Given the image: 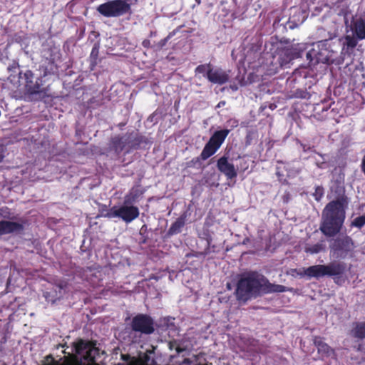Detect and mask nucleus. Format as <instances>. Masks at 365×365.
<instances>
[{"label": "nucleus", "instance_id": "35", "mask_svg": "<svg viewBox=\"0 0 365 365\" xmlns=\"http://www.w3.org/2000/svg\"><path fill=\"white\" fill-rule=\"evenodd\" d=\"M97 51H98L97 48L94 47L92 50L91 54L96 53V52L97 53Z\"/></svg>", "mask_w": 365, "mask_h": 365}, {"label": "nucleus", "instance_id": "18", "mask_svg": "<svg viewBox=\"0 0 365 365\" xmlns=\"http://www.w3.org/2000/svg\"><path fill=\"white\" fill-rule=\"evenodd\" d=\"M27 91L31 95H38L39 98H43L47 95V88L42 86V80L38 78L35 84H27Z\"/></svg>", "mask_w": 365, "mask_h": 365}, {"label": "nucleus", "instance_id": "2", "mask_svg": "<svg viewBox=\"0 0 365 365\" xmlns=\"http://www.w3.org/2000/svg\"><path fill=\"white\" fill-rule=\"evenodd\" d=\"M263 277L262 274L257 272H250L244 274L237 284V299L247 302L252 297L258 295L262 291Z\"/></svg>", "mask_w": 365, "mask_h": 365}, {"label": "nucleus", "instance_id": "11", "mask_svg": "<svg viewBox=\"0 0 365 365\" xmlns=\"http://www.w3.org/2000/svg\"><path fill=\"white\" fill-rule=\"evenodd\" d=\"M330 198L333 200L329 202L338 203V207L346 208L348 206V198L345 195L343 184H334L331 187Z\"/></svg>", "mask_w": 365, "mask_h": 365}, {"label": "nucleus", "instance_id": "22", "mask_svg": "<svg viewBox=\"0 0 365 365\" xmlns=\"http://www.w3.org/2000/svg\"><path fill=\"white\" fill-rule=\"evenodd\" d=\"M351 30L359 40L365 38V21L363 19H357L351 26Z\"/></svg>", "mask_w": 365, "mask_h": 365}, {"label": "nucleus", "instance_id": "5", "mask_svg": "<svg viewBox=\"0 0 365 365\" xmlns=\"http://www.w3.org/2000/svg\"><path fill=\"white\" fill-rule=\"evenodd\" d=\"M130 4L123 0H113L102 4L97 11L106 17H118L129 11Z\"/></svg>", "mask_w": 365, "mask_h": 365}, {"label": "nucleus", "instance_id": "15", "mask_svg": "<svg viewBox=\"0 0 365 365\" xmlns=\"http://www.w3.org/2000/svg\"><path fill=\"white\" fill-rule=\"evenodd\" d=\"M145 189L140 184L134 185L128 194L124 197V201L126 204L134 205L138 202L143 197Z\"/></svg>", "mask_w": 365, "mask_h": 365}, {"label": "nucleus", "instance_id": "25", "mask_svg": "<svg viewBox=\"0 0 365 365\" xmlns=\"http://www.w3.org/2000/svg\"><path fill=\"white\" fill-rule=\"evenodd\" d=\"M212 66L210 63L202 64L198 66L195 68V73L199 74H202L203 76L208 78L209 73L211 71Z\"/></svg>", "mask_w": 365, "mask_h": 365}, {"label": "nucleus", "instance_id": "23", "mask_svg": "<svg viewBox=\"0 0 365 365\" xmlns=\"http://www.w3.org/2000/svg\"><path fill=\"white\" fill-rule=\"evenodd\" d=\"M351 336L359 339H365V322H356L351 331Z\"/></svg>", "mask_w": 365, "mask_h": 365}, {"label": "nucleus", "instance_id": "33", "mask_svg": "<svg viewBox=\"0 0 365 365\" xmlns=\"http://www.w3.org/2000/svg\"><path fill=\"white\" fill-rule=\"evenodd\" d=\"M200 158H195V159H192L191 163H200Z\"/></svg>", "mask_w": 365, "mask_h": 365}, {"label": "nucleus", "instance_id": "36", "mask_svg": "<svg viewBox=\"0 0 365 365\" xmlns=\"http://www.w3.org/2000/svg\"><path fill=\"white\" fill-rule=\"evenodd\" d=\"M4 157V155L0 153V163L3 160Z\"/></svg>", "mask_w": 365, "mask_h": 365}, {"label": "nucleus", "instance_id": "29", "mask_svg": "<svg viewBox=\"0 0 365 365\" xmlns=\"http://www.w3.org/2000/svg\"><path fill=\"white\" fill-rule=\"evenodd\" d=\"M344 44L346 45V46L349 48H354L357 44V38L347 35L345 36Z\"/></svg>", "mask_w": 365, "mask_h": 365}, {"label": "nucleus", "instance_id": "38", "mask_svg": "<svg viewBox=\"0 0 365 365\" xmlns=\"http://www.w3.org/2000/svg\"><path fill=\"white\" fill-rule=\"evenodd\" d=\"M232 89L235 91V90H237V86H232Z\"/></svg>", "mask_w": 365, "mask_h": 365}, {"label": "nucleus", "instance_id": "31", "mask_svg": "<svg viewBox=\"0 0 365 365\" xmlns=\"http://www.w3.org/2000/svg\"><path fill=\"white\" fill-rule=\"evenodd\" d=\"M10 215L9 209L7 207L0 208V216L6 218Z\"/></svg>", "mask_w": 365, "mask_h": 365}, {"label": "nucleus", "instance_id": "12", "mask_svg": "<svg viewBox=\"0 0 365 365\" xmlns=\"http://www.w3.org/2000/svg\"><path fill=\"white\" fill-rule=\"evenodd\" d=\"M314 345L317 348L318 354L321 356L322 359L331 357L336 359V353L335 350L331 348L328 344L323 341L321 336H314L313 339Z\"/></svg>", "mask_w": 365, "mask_h": 365}, {"label": "nucleus", "instance_id": "39", "mask_svg": "<svg viewBox=\"0 0 365 365\" xmlns=\"http://www.w3.org/2000/svg\"><path fill=\"white\" fill-rule=\"evenodd\" d=\"M216 187H217L220 184L218 183H216V184H214Z\"/></svg>", "mask_w": 365, "mask_h": 365}, {"label": "nucleus", "instance_id": "14", "mask_svg": "<svg viewBox=\"0 0 365 365\" xmlns=\"http://www.w3.org/2000/svg\"><path fill=\"white\" fill-rule=\"evenodd\" d=\"M24 230L22 223L8 220L0 221V235L12 233H21Z\"/></svg>", "mask_w": 365, "mask_h": 365}, {"label": "nucleus", "instance_id": "28", "mask_svg": "<svg viewBox=\"0 0 365 365\" xmlns=\"http://www.w3.org/2000/svg\"><path fill=\"white\" fill-rule=\"evenodd\" d=\"M168 348L170 350L175 349L178 354H180L185 351V348H182L179 346L177 340H172L168 342Z\"/></svg>", "mask_w": 365, "mask_h": 365}, {"label": "nucleus", "instance_id": "9", "mask_svg": "<svg viewBox=\"0 0 365 365\" xmlns=\"http://www.w3.org/2000/svg\"><path fill=\"white\" fill-rule=\"evenodd\" d=\"M353 247V240L351 237L347 235L334 239L330 245V250L333 252L334 255L338 257L343 258L352 250Z\"/></svg>", "mask_w": 365, "mask_h": 365}, {"label": "nucleus", "instance_id": "32", "mask_svg": "<svg viewBox=\"0 0 365 365\" xmlns=\"http://www.w3.org/2000/svg\"><path fill=\"white\" fill-rule=\"evenodd\" d=\"M361 166H362V170H363L364 173H365V157L363 158Z\"/></svg>", "mask_w": 365, "mask_h": 365}, {"label": "nucleus", "instance_id": "4", "mask_svg": "<svg viewBox=\"0 0 365 365\" xmlns=\"http://www.w3.org/2000/svg\"><path fill=\"white\" fill-rule=\"evenodd\" d=\"M140 212L137 206L132 204H126L123 200L122 205L112 207L107 212L106 216L109 218L118 217L125 223H130L139 217Z\"/></svg>", "mask_w": 365, "mask_h": 365}, {"label": "nucleus", "instance_id": "6", "mask_svg": "<svg viewBox=\"0 0 365 365\" xmlns=\"http://www.w3.org/2000/svg\"><path fill=\"white\" fill-rule=\"evenodd\" d=\"M76 354H82L85 351L83 359L91 364H96V356H99L100 349L96 346V341H86L82 339H78L73 344Z\"/></svg>", "mask_w": 365, "mask_h": 365}, {"label": "nucleus", "instance_id": "21", "mask_svg": "<svg viewBox=\"0 0 365 365\" xmlns=\"http://www.w3.org/2000/svg\"><path fill=\"white\" fill-rule=\"evenodd\" d=\"M186 221V215H182L171 225L168 230V235L172 236L177 235L182 231V228L185 226Z\"/></svg>", "mask_w": 365, "mask_h": 365}, {"label": "nucleus", "instance_id": "10", "mask_svg": "<svg viewBox=\"0 0 365 365\" xmlns=\"http://www.w3.org/2000/svg\"><path fill=\"white\" fill-rule=\"evenodd\" d=\"M307 58L314 64L327 63L329 60L325 43L319 41L312 44V48L307 53Z\"/></svg>", "mask_w": 365, "mask_h": 365}, {"label": "nucleus", "instance_id": "16", "mask_svg": "<svg viewBox=\"0 0 365 365\" xmlns=\"http://www.w3.org/2000/svg\"><path fill=\"white\" fill-rule=\"evenodd\" d=\"M229 78V74L222 69L212 68L207 79L212 83L222 85L227 83Z\"/></svg>", "mask_w": 365, "mask_h": 365}, {"label": "nucleus", "instance_id": "24", "mask_svg": "<svg viewBox=\"0 0 365 365\" xmlns=\"http://www.w3.org/2000/svg\"><path fill=\"white\" fill-rule=\"evenodd\" d=\"M212 243V237L210 235H208L206 238V247L202 252L198 253L197 256L205 257L210 255L212 252H215V245H211Z\"/></svg>", "mask_w": 365, "mask_h": 365}, {"label": "nucleus", "instance_id": "3", "mask_svg": "<svg viewBox=\"0 0 365 365\" xmlns=\"http://www.w3.org/2000/svg\"><path fill=\"white\" fill-rule=\"evenodd\" d=\"M346 270L344 262H332L328 264H317L307 267L304 270V274L309 278L319 279L325 276H341Z\"/></svg>", "mask_w": 365, "mask_h": 365}, {"label": "nucleus", "instance_id": "20", "mask_svg": "<svg viewBox=\"0 0 365 365\" xmlns=\"http://www.w3.org/2000/svg\"><path fill=\"white\" fill-rule=\"evenodd\" d=\"M46 359H51V361L44 364L43 365H83L81 360L78 359L76 356H71L65 358L62 364L55 360L51 355L46 356Z\"/></svg>", "mask_w": 365, "mask_h": 365}, {"label": "nucleus", "instance_id": "1", "mask_svg": "<svg viewBox=\"0 0 365 365\" xmlns=\"http://www.w3.org/2000/svg\"><path fill=\"white\" fill-rule=\"evenodd\" d=\"M337 204L329 202L322 211L319 230L326 237L336 236L344 225L346 208L338 207Z\"/></svg>", "mask_w": 365, "mask_h": 365}, {"label": "nucleus", "instance_id": "30", "mask_svg": "<svg viewBox=\"0 0 365 365\" xmlns=\"http://www.w3.org/2000/svg\"><path fill=\"white\" fill-rule=\"evenodd\" d=\"M317 201H319L324 195V188L322 186H317L313 194Z\"/></svg>", "mask_w": 365, "mask_h": 365}, {"label": "nucleus", "instance_id": "19", "mask_svg": "<svg viewBox=\"0 0 365 365\" xmlns=\"http://www.w3.org/2000/svg\"><path fill=\"white\" fill-rule=\"evenodd\" d=\"M287 290V288L281 284H275L269 282V281L264 276L262 292L265 294L269 293H281Z\"/></svg>", "mask_w": 365, "mask_h": 365}, {"label": "nucleus", "instance_id": "26", "mask_svg": "<svg viewBox=\"0 0 365 365\" xmlns=\"http://www.w3.org/2000/svg\"><path fill=\"white\" fill-rule=\"evenodd\" d=\"M365 225V214L356 217L351 224V226L361 229Z\"/></svg>", "mask_w": 365, "mask_h": 365}, {"label": "nucleus", "instance_id": "34", "mask_svg": "<svg viewBox=\"0 0 365 365\" xmlns=\"http://www.w3.org/2000/svg\"><path fill=\"white\" fill-rule=\"evenodd\" d=\"M83 271H84L85 273H87L88 272H92L93 269L91 267H87Z\"/></svg>", "mask_w": 365, "mask_h": 365}, {"label": "nucleus", "instance_id": "17", "mask_svg": "<svg viewBox=\"0 0 365 365\" xmlns=\"http://www.w3.org/2000/svg\"><path fill=\"white\" fill-rule=\"evenodd\" d=\"M63 294V287L56 285L43 292V297L47 302L54 304L56 301L62 298Z\"/></svg>", "mask_w": 365, "mask_h": 365}, {"label": "nucleus", "instance_id": "8", "mask_svg": "<svg viewBox=\"0 0 365 365\" xmlns=\"http://www.w3.org/2000/svg\"><path fill=\"white\" fill-rule=\"evenodd\" d=\"M229 132L230 130L227 129L215 132L210 140L205 145L200 155L201 158L202 160H206L214 155L220 148L221 145L229 134Z\"/></svg>", "mask_w": 365, "mask_h": 365}, {"label": "nucleus", "instance_id": "7", "mask_svg": "<svg viewBox=\"0 0 365 365\" xmlns=\"http://www.w3.org/2000/svg\"><path fill=\"white\" fill-rule=\"evenodd\" d=\"M130 327L133 331L145 335L152 334L155 331L154 320L146 314H138L133 317Z\"/></svg>", "mask_w": 365, "mask_h": 365}, {"label": "nucleus", "instance_id": "27", "mask_svg": "<svg viewBox=\"0 0 365 365\" xmlns=\"http://www.w3.org/2000/svg\"><path fill=\"white\" fill-rule=\"evenodd\" d=\"M324 250V245L321 243H317L307 248H306V252H309L311 254H317L322 252Z\"/></svg>", "mask_w": 365, "mask_h": 365}, {"label": "nucleus", "instance_id": "13", "mask_svg": "<svg viewBox=\"0 0 365 365\" xmlns=\"http://www.w3.org/2000/svg\"><path fill=\"white\" fill-rule=\"evenodd\" d=\"M217 167L227 179L231 180L237 176V169L232 163L229 162L227 157L222 156L219 158L217 163Z\"/></svg>", "mask_w": 365, "mask_h": 365}, {"label": "nucleus", "instance_id": "37", "mask_svg": "<svg viewBox=\"0 0 365 365\" xmlns=\"http://www.w3.org/2000/svg\"><path fill=\"white\" fill-rule=\"evenodd\" d=\"M195 365H211V364H202V363H198V364H196Z\"/></svg>", "mask_w": 365, "mask_h": 365}]
</instances>
